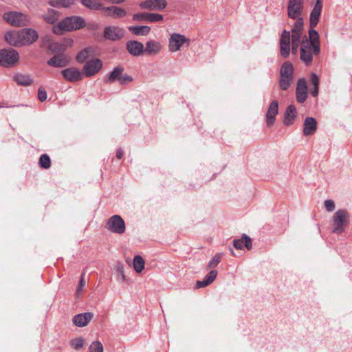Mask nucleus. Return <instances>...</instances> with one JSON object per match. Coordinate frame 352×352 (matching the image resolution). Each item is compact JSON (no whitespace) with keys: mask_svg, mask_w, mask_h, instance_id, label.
<instances>
[{"mask_svg":"<svg viewBox=\"0 0 352 352\" xmlns=\"http://www.w3.org/2000/svg\"><path fill=\"white\" fill-rule=\"evenodd\" d=\"M80 3L90 10H100L103 8V5L96 0H80Z\"/></svg>","mask_w":352,"mask_h":352,"instance_id":"obj_34","label":"nucleus"},{"mask_svg":"<svg viewBox=\"0 0 352 352\" xmlns=\"http://www.w3.org/2000/svg\"><path fill=\"white\" fill-rule=\"evenodd\" d=\"M92 52V50L90 47H87L79 52L76 57V61L79 63H84L87 59L89 58Z\"/></svg>","mask_w":352,"mask_h":352,"instance_id":"obj_35","label":"nucleus"},{"mask_svg":"<svg viewBox=\"0 0 352 352\" xmlns=\"http://www.w3.org/2000/svg\"><path fill=\"white\" fill-rule=\"evenodd\" d=\"M295 19H296V22L290 32H302V30H303V27H304V21H303L302 17L297 16V18Z\"/></svg>","mask_w":352,"mask_h":352,"instance_id":"obj_37","label":"nucleus"},{"mask_svg":"<svg viewBox=\"0 0 352 352\" xmlns=\"http://www.w3.org/2000/svg\"><path fill=\"white\" fill-rule=\"evenodd\" d=\"M43 19L47 23L54 24L58 21L59 13L54 9H48L47 12L43 15Z\"/></svg>","mask_w":352,"mask_h":352,"instance_id":"obj_30","label":"nucleus"},{"mask_svg":"<svg viewBox=\"0 0 352 352\" xmlns=\"http://www.w3.org/2000/svg\"><path fill=\"white\" fill-rule=\"evenodd\" d=\"M233 245L236 250H242L243 248V237L241 239H234L233 241Z\"/></svg>","mask_w":352,"mask_h":352,"instance_id":"obj_49","label":"nucleus"},{"mask_svg":"<svg viewBox=\"0 0 352 352\" xmlns=\"http://www.w3.org/2000/svg\"><path fill=\"white\" fill-rule=\"evenodd\" d=\"M303 10V0H289L287 14L290 19H295L300 16Z\"/></svg>","mask_w":352,"mask_h":352,"instance_id":"obj_10","label":"nucleus"},{"mask_svg":"<svg viewBox=\"0 0 352 352\" xmlns=\"http://www.w3.org/2000/svg\"><path fill=\"white\" fill-rule=\"evenodd\" d=\"M294 67L290 62H285L280 68V75L282 77H293Z\"/></svg>","mask_w":352,"mask_h":352,"instance_id":"obj_32","label":"nucleus"},{"mask_svg":"<svg viewBox=\"0 0 352 352\" xmlns=\"http://www.w3.org/2000/svg\"><path fill=\"white\" fill-rule=\"evenodd\" d=\"M243 246H245L248 250L252 249V239L247 236L245 234H243Z\"/></svg>","mask_w":352,"mask_h":352,"instance_id":"obj_48","label":"nucleus"},{"mask_svg":"<svg viewBox=\"0 0 352 352\" xmlns=\"http://www.w3.org/2000/svg\"><path fill=\"white\" fill-rule=\"evenodd\" d=\"M314 55L312 45L308 44V38L306 35L303 36L301 46L300 48V58L306 66L311 65Z\"/></svg>","mask_w":352,"mask_h":352,"instance_id":"obj_7","label":"nucleus"},{"mask_svg":"<svg viewBox=\"0 0 352 352\" xmlns=\"http://www.w3.org/2000/svg\"><path fill=\"white\" fill-rule=\"evenodd\" d=\"M299 42H294L291 41V45H292V53L293 54H296L298 52V49L299 47Z\"/></svg>","mask_w":352,"mask_h":352,"instance_id":"obj_52","label":"nucleus"},{"mask_svg":"<svg viewBox=\"0 0 352 352\" xmlns=\"http://www.w3.org/2000/svg\"><path fill=\"white\" fill-rule=\"evenodd\" d=\"M296 97L299 103H303L307 98V85L305 78H300L297 82Z\"/></svg>","mask_w":352,"mask_h":352,"instance_id":"obj_16","label":"nucleus"},{"mask_svg":"<svg viewBox=\"0 0 352 352\" xmlns=\"http://www.w3.org/2000/svg\"><path fill=\"white\" fill-rule=\"evenodd\" d=\"M116 157L118 159H121L123 157V151L121 148H119L116 152Z\"/></svg>","mask_w":352,"mask_h":352,"instance_id":"obj_55","label":"nucleus"},{"mask_svg":"<svg viewBox=\"0 0 352 352\" xmlns=\"http://www.w3.org/2000/svg\"><path fill=\"white\" fill-rule=\"evenodd\" d=\"M278 112V103L277 100H273L269 105L266 113V122L268 126L274 125L276 120V116Z\"/></svg>","mask_w":352,"mask_h":352,"instance_id":"obj_22","label":"nucleus"},{"mask_svg":"<svg viewBox=\"0 0 352 352\" xmlns=\"http://www.w3.org/2000/svg\"><path fill=\"white\" fill-rule=\"evenodd\" d=\"M85 26V21L82 17L79 16H67L53 28V32L56 34H60L63 30L72 31L80 30Z\"/></svg>","mask_w":352,"mask_h":352,"instance_id":"obj_1","label":"nucleus"},{"mask_svg":"<svg viewBox=\"0 0 352 352\" xmlns=\"http://www.w3.org/2000/svg\"><path fill=\"white\" fill-rule=\"evenodd\" d=\"M89 352H103V346L99 341L93 342L89 347Z\"/></svg>","mask_w":352,"mask_h":352,"instance_id":"obj_40","label":"nucleus"},{"mask_svg":"<svg viewBox=\"0 0 352 352\" xmlns=\"http://www.w3.org/2000/svg\"><path fill=\"white\" fill-rule=\"evenodd\" d=\"M128 29L130 32L137 36H146L151 31V28L147 25L130 26Z\"/></svg>","mask_w":352,"mask_h":352,"instance_id":"obj_29","label":"nucleus"},{"mask_svg":"<svg viewBox=\"0 0 352 352\" xmlns=\"http://www.w3.org/2000/svg\"><path fill=\"white\" fill-rule=\"evenodd\" d=\"M126 48L128 52L133 56H138L144 53L143 44L138 41H128L126 43Z\"/></svg>","mask_w":352,"mask_h":352,"instance_id":"obj_21","label":"nucleus"},{"mask_svg":"<svg viewBox=\"0 0 352 352\" xmlns=\"http://www.w3.org/2000/svg\"><path fill=\"white\" fill-rule=\"evenodd\" d=\"M133 267L137 273H140L144 270V261L141 256H135L133 258Z\"/></svg>","mask_w":352,"mask_h":352,"instance_id":"obj_36","label":"nucleus"},{"mask_svg":"<svg viewBox=\"0 0 352 352\" xmlns=\"http://www.w3.org/2000/svg\"><path fill=\"white\" fill-rule=\"evenodd\" d=\"M333 228L332 232L342 234L350 222V214L346 209H339L332 217Z\"/></svg>","mask_w":352,"mask_h":352,"instance_id":"obj_2","label":"nucleus"},{"mask_svg":"<svg viewBox=\"0 0 352 352\" xmlns=\"http://www.w3.org/2000/svg\"><path fill=\"white\" fill-rule=\"evenodd\" d=\"M39 165L41 168L47 169L51 166V160L47 154H43L39 158Z\"/></svg>","mask_w":352,"mask_h":352,"instance_id":"obj_38","label":"nucleus"},{"mask_svg":"<svg viewBox=\"0 0 352 352\" xmlns=\"http://www.w3.org/2000/svg\"><path fill=\"white\" fill-rule=\"evenodd\" d=\"M208 286L204 280H197L196 283V288L199 289Z\"/></svg>","mask_w":352,"mask_h":352,"instance_id":"obj_53","label":"nucleus"},{"mask_svg":"<svg viewBox=\"0 0 352 352\" xmlns=\"http://www.w3.org/2000/svg\"><path fill=\"white\" fill-rule=\"evenodd\" d=\"M229 250H230V253L232 254V255H233L234 256H236V254L234 252V250H233V249L232 248L230 247L229 248Z\"/></svg>","mask_w":352,"mask_h":352,"instance_id":"obj_56","label":"nucleus"},{"mask_svg":"<svg viewBox=\"0 0 352 352\" xmlns=\"http://www.w3.org/2000/svg\"><path fill=\"white\" fill-rule=\"evenodd\" d=\"M124 67L119 65L113 68V69L104 78L106 83H113L118 81L121 85H125L133 80L131 76L124 74Z\"/></svg>","mask_w":352,"mask_h":352,"instance_id":"obj_3","label":"nucleus"},{"mask_svg":"<svg viewBox=\"0 0 352 352\" xmlns=\"http://www.w3.org/2000/svg\"><path fill=\"white\" fill-rule=\"evenodd\" d=\"M317 129L316 120L313 117L305 118L303 126V134L305 136L313 135Z\"/></svg>","mask_w":352,"mask_h":352,"instance_id":"obj_24","label":"nucleus"},{"mask_svg":"<svg viewBox=\"0 0 352 352\" xmlns=\"http://www.w3.org/2000/svg\"><path fill=\"white\" fill-rule=\"evenodd\" d=\"M93 317L94 314L91 312L78 314L74 316L72 322L76 326L82 327L87 325Z\"/></svg>","mask_w":352,"mask_h":352,"instance_id":"obj_23","label":"nucleus"},{"mask_svg":"<svg viewBox=\"0 0 352 352\" xmlns=\"http://www.w3.org/2000/svg\"><path fill=\"white\" fill-rule=\"evenodd\" d=\"M297 116L296 109L294 105H289L284 113L283 124L285 126H289L293 124L294 120Z\"/></svg>","mask_w":352,"mask_h":352,"instance_id":"obj_25","label":"nucleus"},{"mask_svg":"<svg viewBox=\"0 0 352 352\" xmlns=\"http://www.w3.org/2000/svg\"><path fill=\"white\" fill-rule=\"evenodd\" d=\"M19 36L23 45H31L38 38V32L32 28H24L19 32Z\"/></svg>","mask_w":352,"mask_h":352,"instance_id":"obj_12","label":"nucleus"},{"mask_svg":"<svg viewBox=\"0 0 352 352\" xmlns=\"http://www.w3.org/2000/svg\"><path fill=\"white\" fill-rule=\"evenodd\" d=\"M189 41V39L186 38L184 35L175 33L169 38V50L171 52H177L184 43H187V45H188Z\"/></svg>","mask_w":352,"mask_h":352,"instance_id":"obj_14","label":"nucleus"},{"mask_svg":"<svg viewBox=\"0 0 352 352\" xmlns=\"http://www.w3.org/2000/svg\"><path fill=\"white\" fill-rule=\"evenodd\" d=\"M106 228L113 233L122 234L126 230L125 222L120 215L114 214L108 219Z\"/></svg>","mask_w":352,"mask_h":352,"instance_id":"obj_6","label":"nucleus"},{"mask_svg":"<svg viewBox=\"0 0 352 352\" xmlns=\"http://www.w3.org/2000/svg\"><path fill=\"white\" fill-rule=\"evenodd\" d=\"M69 61V58L67 55L63 53H59L50 58L47 64L50 67L60 68L66 66Z\"/></svg>","mask_w":352,"mask_h":352,"instance_id":"obj_19","label":"nucleus"},{"mask_svg":"<svg viewBox=\"0 0 352 352\" xmlns=\"http://www.w3.org/2000/svg\"><path fill=\"white\" fill-rule=\"evenodd\" d=\"M47 92L42 87H40L38 89V99L41 102H44L47 99Z\"/></svg>","mask_w":352,"mask_h":352,"instance_id":"obj_44","label":"nucleus"},{"mask_svg":"<svg viewBox=\"0 0 352 352\" xmlns=\"http://www.w3.org/2000/svg\"><path fill=\"white\" fill-rule=\"evenodd\" d=\"M13 80L18 85L22 86H29L33 82L30 75L21 73L15 74L13 76Z\"/></svg>","mask_w":352,"mask_h":352,"instance_id":"obj_27","label":"nucleus"},{"mask_svg":"<svg viewBox=\"0 0 352 352\" xmlns=\"http://www.w3.org/2000/svg\"><path fill=\"white\" fill-rule=\"evenodd\" d=\"M3 19L12 26L21 27L30 24V17L22 12L11 11L3 14Z\"/></svg>","mask_w":352,"mask_h":352,"instance_id":"obj_4","label":"nucleus"},{"mask_svg":"<svg viewBox=\"0 0 352 352\" xmlns=\"http://www.w3.org/2000/svg\"><path fill=\"white\" fill-rule=\"evenodd\" d=\"M5 39L9 44L13 46H18L22 44V41L19 36V32H8L5 35Z\"/></svg>","mask_w":352,"mask_h":352,"instance_id":"obj_31","label":"nucleus"},{"mask_svg":"<svg viewBox=\"0 0 352 352\" xmlns=\"http://www.w3.org/2000/svg\"><path fill=\"white\" fill-rule=\"evenodd\" d=\"M310 81L314 87L319 86V78L315 73L311 74Z\"/></svg>","mask_w":352,"mask_h":352,"instance_id":"obj_50","label":"nucleus"},{"mask_svg":"<svg viewBox=\"0 0 352 352\" xmlns=\"http://www.w3.org/2000/svg\"><path fill=\"white\" fill-rule=\"evenodd\" d=\"M161 48L162 45L159 42L155 41H148L146 43L144 52L148 55L157 54L160 52Z\"/></svg>","mask_w":352,"mask_h":352,"instance_id":"obj_28","label":"nucleus"},{"mask_svg":"<svg viewBox=\"0 0 352 352\" xmlns=\"http://www.w3.org/2000/svg\"><path fill=\"white\" fill-rule=\"evenodd\" d=\"M74 4V0H50L49 5L54 8H69Z\"/></svg>","mask_w":352,"mask_h":352,"instance_id":"obj_33","label":"nucleus"},{"mask_svg":"<svg viewBox=\"0 0 352 352\" xmlns=\"http://www.w3.org/2000/svg\"><path fill=\"white\" fill-rule=\"evenodd\" d=\"M124 31L122 28L109 25L104 29L103 36L105 39L115 41L121 39L124 36Z\"/></svg>","mask_w":352,"mask_h":352,"instance_id":"obj_11","label":"nucleus"},{"mask_svg":"<svg viewBox=\"0 0 352 352\" xmlns=\"http://www.w3.org/2000/svg\"><path fill=\"white\" fill-rule=\"evenodd\" d=\"M63 78L69 82H76L82 78L83 74L76 67H69L60 72Z\"/></svg>","mask_w":352,"mask_h":352,"instance_id":"obj_17","label":"nucleus"},{"mask_svg":"<svg viewBox=\"0 0 352 352\" xmlns=\"http://www.w3.org/2000/svg\"><path fill=\"white\" fill-rule=\"evenodd\" d=\"M97 26H98L97 24H93V25H91V27H90L89 28L90 29H95V28H97Z\"/></svg>","mask_w":352,"mask_h":352,"instance_id":"obj_57","label":"nucleus"},{"mask_svg":"<svg viewBox=\"0 0 352 352\" xmlns=\"http://www.w3.org/2000/svg\"><path fill=\"white\" fill-rule=\"evenodd\" d=\"M19 58V53L12 48L0 50V65L3 67L14 65Z\"/></svg>","mask_w":352,"mask_h":352,"instance_id":"obj_5","label":"nucleus"},{"mask_svg":"<svg viewBox=\"0 0 352 352\" xmlns=\"http://www.w3.org/2000/svg\"><path fill=\"white\" fill-rule=\"evenodd\" d=\"M308 44L312 45L314 54L315 56H318L320 52L319 34L314 30V28H310L309 29Z\"/></svg>","mask_w":352,"mask_h":352,"instance_id":"obj_20","label":"nucleus"},{"mask_svg":"<svg viewBox=\"0 0 352 352\" xmlns=\"http://www.w3.org/2000/svg\"><path fill=\"white\" fill-rule=\"evenodd\" d=\"M324 206L326 210L329 212H332L335 210L336 206L333 200L327 199L324 202Z\"/></svg>","mask_w":352,"mask_h":352,"instance_id":"obj_45","label":"nucleus"},{"mask_svg":"<svg viewBox=\"0 0 352 352\" xmlns=\"http://www.w3.org/2000/svg\"><path fill=\"white\" fill-rule=\"evenodd\" d=\"M293 77L280 76L279 85L282 90H287L290 87Z\"/></svg>","mask_w":352,"mask_h":352,"instance_id":"obj_39","label":"nucleus"},{"mask_svg":"<svg viewBox=\"0 0 352 352\" xmlns=\"http://www.w3.org/2000/svg\"><path fill=\"white\" fill-rule=\"evenodd\" d=\"M163 15L157 13L140 12L133 14L135 21L158 22L163 20Z\"/></svg>","mask_w":352,"mask_h":352,"instance_id":"obj_15","label":"nucleus"},{"mask_svg":"<svg viewBox=\"0 0 352 352\" xmlns=\"http://www.w3.org/2000/svg\"><path fill=\"white\" fill-rule=\"evenodd\" d=\"M102 67V62L99 58L87 61L83 66L82 74L86 77H91L96 75Z\"/></svg>","mask_w":352,"mask_h":352,"instance_id":"obj_8","label":"nucleus"},{"mask_svg":"<svg viewBox=\"0 0 352 352\" xmlns=\"http://www.w3.org/2000/svg\"><path fill=\"white\" fill-rule=\"evenodd\" d=\"M102 10L108 12L107 15L112 18H122L126 15L124 9L115 6L104 7Z\"/></svg>","mask_w":352,"mask_h":352,"instance_id":"obj_26","label":"nucleus"},{"mask_svg":"<svg viewBox=\"0 0 352 352\" xmlns=\"http://www.w3.org/2000/svg\"><path fill=\"white\" fill-rule=\"evenodd\" d=\"M71 344L74 349L78 350L83 346L84 340L82 338H78L71 341Z\"/></svg>","mask_w":352,"mask_h":352,"instance_id":"obj_43","label":"nucleus"},{"mask_svg":"<svg viewBox=\"0 0 352 352\" xmlns=\"http://www.w3.org/2000/svg\"><path fill=\"white\" fill-rule=\"evenodd\" d=\"M84 276H85V274H84V273H82L81 275L79 283H78V290H77V292L78 294L81 292L82 287L85 285V280L84 278Z\"/></svg>","mask_w":352,"mask_h":352,"instance_id":"obj_51","label":"nucleus"},{"mask_svg":"<svg viewBox=\"0 0 352 352\" xmlns=\"http://www.w3.org/2000/svg\"><path fill=\"white\" fill-rule=\"evenodd\" d=\"M322 5L321 0H316L309 16V27L315 28L320 20Z\"/></svg>","mask_w":352,"mask_h":352,"instance_id":"obj_18","label":"nucleus"},{"mask_svg":"<svg viewBox=\"0 0 352 352\" xmlns=\"http://www.w3.org/2000/svg\"><path fill=\"white\" fill-rule=\"evenodd\" d=\"M50 50L54 52H62L63 53L65 51V47L63 45L59 43H53L50 45Z\"/></svg>","mask_w":352,"mask_h":352,"instance_id":"obj_46","label":"nucleus"},{"mask_svg":"<svg viewBox=\"0 0 352 352\" xmlns=\"http://www.w3.org/2000/svg\"><path fill=\"white\" fill-rule=\"evenodd\" d=\"M167 6L166 0H146L140 3L142 9L148 10H162Z\"/></svg>","mask_w":352,"mask_h":352,"instance_id":"obj_13","label":"nucleus"},{"mask_svg":"<svg viewBox=\"0 0 352 352\" xmlns=\"http://www.w3.org/2000/svg\"><path fill=\"white\" fill-rule=\"evenodd\" d=\"M318 87L319 86L314 87L312 89H311V94L314 97H316L318 95Z\"/></svg>","mask_w":352,"mask_h":352,"instance_id":"obj_54","label":"nucleus"},{"mask_svg":"<svg viewBox=\"0 0 352 352\" xmlns=\"http://www.w3.org/2000/svg\"><path fill=\"white\" fill-rule=\"evenodd\" d=\"M291 41V32L284 30L281 33L280 38V52L285 58L289 55Z\"/></svg>","mask_w":352,"mask_h":352,"instance_id":"obj_9","label":"nucleus"},{"mask_svg":"<svg viewBox=\"0 0 352 352\" xmlns=\"http://www.w3.org/2000/svg\"><path fill=\"white\" fill-rule=\"evenodd\" d=\"M222 254L221 253H217L214 255V256L213 257V258L209 261L208 264V268H214L221 261V258H222Z\"/></svg>","mask_w":352,"mask_h":352,"instance_id":"obj_41","label":"nucleus"},{"mask_svg":"<svg viewBox=\"0 0 352 352\" xmlns=\"http://www.w3.org/2000/svg\"><path fill=\"white\" fill-rule=\"evenodd\" d=\"M217 274H218L217 271L214 270H211L207 275H206L204 280L206 282V283L207 284V285H209L214 280V279L216 278V277L217 276Z\"/></svg>","mask_w":352,"mask_h":352,"instance_id":"obj_42","label":"nucleus"},{"mask_svg":"<svg viewBox=\"0 0 352 352\" xmlns=\"http://www.w3.org/2000/svg\"><path fill=\"white\" fill-rule=\"evenodd\" d=\"M292 34L291 35L292 41L299 42L302 41V32H291Z\"/></svg>","mask_w":352,"mask_h":352,"instance_id":"obj_47","label":"nucleus"}]
</instances>
